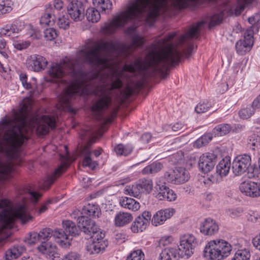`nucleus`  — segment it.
<instances>
[{
  "instance_id": "338daca9",
  "label": "nucleus",
  "mask_w": 260,
  "mask_h": 260,
  "mask_svg": "<svg viewBox=\"0 0 260 260\" xmlns=\"http://www.w3.org/2000/svg\"><path fill=\"white\" fill-rule=\"evenodd\" d=\"M23 25H22L20 23L16 22L14 24L11 25L13 33H18L21 31L23 28Z\"/></svg>"
},
{
  "instance_id": "3c124183",
  "label": "nucleus",
  "mask_w": 260,
  "mask_h": 260,
  "mask_svg": "<svg viewBox=\"0 0 260 260\" xmlns=\"http://www.w3.org/2000/svg\"><path fill=\"white\" fill-rule=\"evenodd\" d=\"M254 110L252 108L246 107L241 109L239 112V115L241 118L246 119L250 117L254 113Z\"/></svg>"
},
{
  "instance_id": "72a5a7b5",
  "label": "nucleus",
  "mask_w": 260,
  "mask_h": 260,
  "mask_svg": "<svg viewBox=\"0 0 260 260\" xmlns=\"http://www.w3.org/2000/svg\"><path fill=\"white\" fill-rule=\"evenodd\" d=\"M139 187L142 193H149L152 190L153 182L149 178H142L138 181Z\"/></svg>"
},
{
  "instance_id": "c85d7f7f",
  "label": "nucleus",
  "mask_w": 260,
  "mask_h": 260,
  "mask_svg": "<svg viewBox=\"0 0 260 260\" xmlns=\"http://www.w3.org/2000/svg\"><path fill=\"white\" fill-rule=\"evenodd\" d=\"M231 161L228 158L222 159L216 166V172L221 177L225 176L229 172Z\"/></svg>"
},
{
  "instance_id": "cd10ccee",
  "label": "nucleus",
  "mask_w": 260,
  "mask_h": 260,
  "mask_svg": "<svg viewBox=\"0 0 260 260\" xmlns=\"http://www.w3.org/2000/svg\"><path fill=\"white\" fill-rule=\"evenodd\" d=\"M25 251V248L21 245L14 246L6 253L7 259L14 260L20 256Z\"/></svg>"
},
{
  "instance_id": "6e6552de",
  "label": "nucleus",
  "mask_w": 260,
  "mask_h": 260,
  "mask_svg": "<svg viewBox=\"0 0 260 260\" xmlns=\"http://www.w3.org/2000/svg\"><path fill=\"white\" fill-rule=\"evenodd\" d=\"M198 243V241L192 234H187L182 236L178 246L182 257L190 256L193 253L194 249L197 246Z\"/></svg>"
},
{
  "instance_id": "7c9ffc66",
  "label": "nucleus",
  "mask_w": 260,
  "mask_h": 260,
  "mask_svg": "<svg viewBox=\"0 0 260 260\" xmlns=\"http://www.w3.org/2000/svg\"><path fill=\"white\" fill-rule=\"evenodd\" d=\"M120 204L123 208L133 211H138L140 208L139 203L134 199L130 198L125 197L120 201Z\"/></svg>"
},
{
  "instance_id": "a18cd8bd",
  "label": "nucleus",
  "mask_w": 260,
  "mask_h": 260,
  "mask_svg": "<svg viewBox=\"0 0 260 260\" xmlns=\"http://www.w3.org/2000/svg\"><path fill=\"white\" fill-rule=\"evenodd\" d=\"M213 134L206 133L196 140L194 145L198 148H200L207 145L212 139Z\"/></svg>"
},
{
  "instance_id": "603ef678",
  "label": "nucleus",
  "mask_w": 260,
  "mask_h": 260,
  "mask_svg": "<svg viewBox=\"0 0 260 260\" xmlns=\"http://www.w3.org/2000/svg\"><path fill=\"white\" fill-rule=\"evenodd\" d=\"M252 0H239L238 4L235 9V15L238 16L244 10L245 7L248 5Z\"/></svg>"
},
{
  "instance_id": "393cba45",
  "label": "nucleus",
  "mask_w": 260,
  "mask_h": 260,
  "mask_svg": "<svg viewBox=\"0 0 260 260\" xmlns=\"http://www.w3.org/2000/svg\"><path fill=\"white\" fill-rule=\"evenodd\" d=\"M38 250L45 254L46 257L53 259L55 257L56 246L50 242H43L38 247Z\"/></svg>"
},
{
  "instance_id": "473e14b6",
  "label": "nucleus",
  "mask_w": 260,
  "mask_h": 260,
  "mask_svg": "<svg viewBox=\"0 0 260 260\" xmlns=\"http://www.w3.org/2000/svg\"><path fill=\"white\" fill-rule=\"evenodd\" d=\"M92 3L96 8L105 13H109L112 8V3L110 0H92Z\"/></svg>"
},
{
  "instance_id": "864d4df0",
  "label": "nucleus",
  "mask_w": 260,
  "mask_h": 260,
  "mask_svg": "<svg viewBox=\"0 0 260 260\" xmlns=\"http://www.w3.org/2000/svg\"><path fill=\"white\" fill-rule=\"evenodd\" d=\"M248 145L252 150H254L255 147H257L259 145L258 137L255 134H253L251 136H249Z\"/></svg>"
},
{
  "instance_id": "13d9d810",
  "label": "nucleus",
  "mask_w": 260,
  "mask_h": 260,
  "mask_svg": "<svg viewBox=\"0 0 260 260\" xmlns=\"http://www.w3.org/2000/svg\"><path fill=\"white\" fill-rule=\"evenodd\" d=\"M80 255L76 252H70L64 255L63 260H81Z\"/></svg>"
},
{
  "instance_id": "a211bd4d",
  "label": "nucleus",
  "mask_w": 260,
  "mask_h": 260,
  "mask_svg": "<svg viewBox=\"0 0 260 260\" xmlns=\"http://www.w3.org/2000/svg\"><path fill=\"white\" fill-rule=\"evenodd\" d=\"M158 193L156 197L159 200L163 201L166 200L169 202H172L176 200L177 199V194L172 189H170L165 185H156V189H157Z\"/></svg>"
},
{
  "instance_id": "6ab92c4d",
  "label": "nucleus",
  "mask_w": 260,
  "mask_h": 260,
  "mask_svg": "<svg viewBox=\"0 0 260 260\" xmlns=\"http://www.w3.org/2000/svg\"><path fill=\"white\" fill-rule=\"evenodd\" d=\"M218 224L210 218L205 219L200 225V232L205 235H214L218 232Z\"/></svg>"
},
{
  "instance_id": "0eeeda50",
  "label": "nucleus",
  "mask_w": 260,
  "mask_h": 260,
  "mask_svg": "<svg viewBox=\"0 0 260 260\" xmlns=\"http://www.w3.org/2000/svg\"><path fill=\"white\" fill-rule=\"evenodd\" d=\"M164 177L169 183L175 184H180L187 182L189 175L188 171L183 168H176L166 171Z\"/></svg>"
},
{
  "instance_id": "680f3d73",
  "label": "nucleus",
  "mask_w": 260,
  "mask_h": 260,
  "mask_svg": "<svg viewBox=\"0 0 260 260\" xmlns=\"http://www.w3.org/2000/svg\"><path fill=\"white\" fill-rule=\"evenodd\" d=\"M13 33V31L11 25H6L5 27L1 28L0 31V34L1 36H10Z\"/></svg>"
},
{
  "instance_id": "a19ab883",
  "label": "nucleus",
  "mask_w": 260,
  "mask_h": 260,
  "mask_svg": "<svg viewBox=\"0 0 260 260\" xmlns=\"http://www.w3.org/2000/svg\"><path fill=\"white\" fill-rule=\"evenodd\" d=\"M231 129V126L229 124H220L215 126L212 133L215 136H222L229 133Z\"/></svg>"
},
{
  "instance_id": "e2e57ef3",
  "label": "nucleus",
  "mask_w": 260,
  "mask_h": 260,
  "mask_svg": "<svg viewBox=\"0 0 260 260\" xmlns=\"http://www.w3.org/2000/svg\"><path fill=\"white\" fill-rule=\"evenodd\" d=\"M186 126L181 122H178L175 123L172 126V130L176 132L179 133L183 132L184 129H186Z\"/></svg>"
},
{
  "instance_id": "5fc2aeb1",
  "label": "nucleus",
  "mask_w": 260,
  "mask_h": 260,
  "mask_svg": "<svg viewBox=\"0 0 260 260\" xmlns=\"http://www.w3.org/2000/svg\"><path fill=\"white\" fill-rule=\"evenodd\" d=\"M86 250L90 254H96L101 253L97 245L94 243L93 241L91 243L86 246Z\"/></svg>"
},
{
  "instance_id": "f704fd0d",
  "label": "nucleus",
  "mask_w": 260,
  "mask_h": 260,
  "mask_svg": "<svg viewBox=\"0 0 260 260\" xmlns=\"http://www.w3.org/2000/svg\"><path fill=\"white\" fill-rule=\"evenodd\" d=\"M148 226L144 220H142L140 217H137L131 226V230L134 233L142 232Z\"/></svg>"
},
{
  "instance_id": "dca6fc26",
  "label": "nucleus",
  "mask_w": 260,
  "mask_h": 260,
  "mask_svg": "<svg viewBox=\"0 0 260 260\" xmlns=\"http://www.w3.org/2000/svg\"><path fill=\"white\" fill-rule=\"evenodd\" d=\"M217 156L212 153H206L202 154L199 159L198 166L200 170L204 173L211 171L216 162Z\"/></svg>"
},
{
  "instance_id": "4d7b16f0",
  "label": "nucleus",
  "mask_w": 260,
  "mask_h": 260,
  "mask_svg": "<svg viewBox=\"0 0 260 260\" xmlns=\"http://www.w3.org/2000/svg\"><path fill=\"white\" fill-rule=\"evenodd\" d=\"M40 241L39 234L37 232L30 233L29 238L27 240V242L29 244H35Z\"/></svg>"
},
{
  "instance_id": "774afa93",
  "label": "nucleus",
  "mask_w": 260,
  "mask_h": 260,
  "mask_svg": "<svg viewBox=\"0 0 260 260\" xmlns=\"http://www.w3.org/2000/svg\"><path fill=\"white\" fill-rule=\"evenodd\" d=\"M252 243L256 249L260 251V234L253 239Z\"/></svg>"
},
{
  "instance_id": "ea45409f",
  "label": "nucleus",
  "mask_w": 260,
  "mask_h": 260,
  "mask_svg": "<svg viewBox=\"0 0 260 260\" xmlns=\"http://www.w3.org/2000/svg\"><path fill=\"white\" fill-rule=\"evenodd\" d=\"M124 193L134 197H138L142 193L140 187H139L138 182L133 184L127 185L124 189Z\"/></svg>"
},
{
  "instance_id": "9b49d317",
  "label": "nucleus",
  "mask_w": 260,
  "mask_h": 260,
  "mask_svg": "<svg viewBox=\"0 0 260 260\" xmlns=\"http://www.w3.org/2000/svg\"><path fill=\"white\" fill-rule=\"evenodd\" d=\"M253 34L251 28L247 29L244 33V39L236 43V49L239 54L244 55L251 49L254 43Z\"/></svg>"
},
{
  "instance_id": "052dcab7",
  "label": "nucleus",
  "mask_w": 260,
  "mask_h": 260,
  "mask_svg": "<svg viewBox=\"0 0 260 260\" xmlns=\"http://www.w3.org/2000/svg\"><path fill=\"white\" fill-rule=\"evenodd\" d=\"M138 217H140L142 220H144L145 223L148 225L149 224L151 218V213L149 211H145L141 215H140Z\"/></svg>"
},
{
  "instance_id": "37998d69",
  "label": "nucleus",
  "mask_w": 260,
  "mask_h": 260,
  "mask_svg": "<svg viewBox=\"0 0 260 260\" xmlns=\"http://www.w3.org/2000/svg\"><path fill=\"white\" fill-rule=\"evenodd\" d=\"M223 17L224 13L223 11H220L209 16V26L211 27L220 24L223 20Z\"/></svg>"
},
{
  "instance_id": "a878e982",
  "label": "nucleus",
  "mask_w": 260,
  "mask_h": 260,
  "mask_svg": "<svg viewBox=\"0 0 260 260\" xmlns=\"http://www.w3.org/2000/svg\"><path fill=\"white\" fill-rule=\"evenodd\" d=\"M136 27L131 26L125 30V34L132 39V45L135 47H139L144 43L143 38L135 34Z\"/></svg>"
},
{
  "instance_id": "39448f33",
  "label": "nucleus",
  "mask_w": 260,
  "mask_h": 260,
  "mask_svg": "<svg viewBox=\"0 0 260 260\" xmlns=\"http://www.w3.org/2000/svg\"><path fill=\"white\" fill-rule=\"evenodd\" d=\"M232 250L230 243L222 239L210 241L205 247L204 255L211 260H222L227 257Z\"/></svg>"
},
{
  "instance_id": "9d476101",
  "label": "nucleus",
  "mask_w": 260,
  "mask_h": 260,
  "mask_svg": "<svg viewBox=\"0 0 260 260\" xmlns=\"http://www.w3.org/2000/svg\"><path fill=\"white\" fill-rule=\"evenodd\" d=\"M250 155L244 154L237 156L233 161L232 169L236 175H240L246 172L251 165Z\"/></svg>"
},
{
  "instance_id": "20e7f679",
  "label": "nucleus",
  "mask_w": 260,
  "mask_h": 260,
  "mask_svg": "<svg viewBox=\"0 0 260 260\" xmlns=\"http://www.w3.org/2000/svg\"><path fill=\"white\" fill-rule=\"evenodd\" d=\"M122 82L119 78L114 80L109 86L103 82L99 91V98L94 102L90 107V110L94 117L100 120L103 117V112L111 104L110 94L114 89H119L122 86Z\"/></svg>"
},
{
  "instance_id": "f03ea898",
  "label": "nucleus",
  "mask_w": 260,
  "mask_h": 260,
  "mask_svg": "<svg viewBox=\"0 0 260 260\" xmlns=\"http://www.w3.org/2000/svg\"><path fill=\"white\" fill-rule=\"evenodd\" d=\"M182 56V53L170 44L166 49L158 52L151 51L147 55L145 70L147 72L151 71L152 75L158 74L162 79H165L170 67L178 64Z\"/></svg>"
},
{
  "instance_id": "c03bdc74",
  "label": "nucleus",
  "mask_w": 260,
  "mask_h": 260,
  "mask_svg": "<svg viewBox=\"0 0 260 260\" xmlns=\"http://www.w3.org/2000/svg\"><path fill=\"white\" fill-rule=\"evenodd\" d=\"M38 233L41 243L49 242V240L53 236L52 230L47 228L43 229Z\"/></svg>"
},
{
  "instance_id": "ddd939ff",
  "label": "nucleus",
  "mask_w": 260,
  "mask_h": 260,
  "mask_svg": "<svg viewBox=\"0 0 260 260\" xmlns=\"http://www.w3.org/2000/svg\"><path fill=\"white\" fill-rule=\"evenodd\" d=\"M239 189L243 194L247 197L253 198L260 197V183L245 181L240 184Z\"/></svg>"
},
{
  "instance_id": "412c9836",
  "label": "nucleus",
  "mask_w": 260,
  "mask_h": 260,
  "mask_svg": "<svg viewBox=\"0 0 260 260\" xmlns=\"http://www.w3.org/2000/svg\"><path fill=\"white\" fill-rule=\"evenodd\" d=\"M180 257L182 256L178 248L168 247L159 253L158 260H178Z\"/></svg>"
},
{
  "instance_id": "4468645a",
  "label": "nucleus",
  "mask_w": 260,
  "mask_h": 260,
  "mask_svg": "<svg viewBox=\"0 0 260 260\" xmlns=\"http://www.w3.org/2000/svg\"><path fill=\"white\" fill-rule=\"evenodd\" d=\"M47 63L48 61L44 57L38 54L31 55L27 57L26 60L28 69L35 72H40L44 70Z\"/></svg>"
},
{
  "instance_id": "6e6d98bb",
  "label": "nucleus",
  "mask_w": 260,
  "mask_h": 260,
  "mask_svg": "<svg viewBox=\"0 0 260 260\" xmlns=\"http://www.w3.org/2000/svg\"><path fill=\"white\" fill-rule=\"evenodd\" d=\"M19 79L23 85V86L27 89H31L32 85L30 82H27V76L26 74L21 73L19 75Z\"/></svg>"
},
{
  "instance_id": "49530a36",
  "label": "nucleus",
  "mask_w": 260,
  "mask_h": 260,
  "mask_svg": "<svg viewBox=\"0 0 260 260\" xmlns=\"http://www.w3.org/2000/svg\"><path fill=\"white\" fill-rule=\"evenodd\" d=\"M12 10L10 2L8 0H0V14L10 13Z\"/></svg>"
},
{
  "instance_id": "f3484780",
  "label": "nucleus",
  "mask_w": 260,
  "mask_h": 260,
  "mask_svg": "<svg viewBox=\"0 0 260 260\" xmlns=\"http://www.w3.org/2000/svg\"><path fill=\"white\" fill-rule=\"evenodd\" d=\"M175 212V209L171 208L158 211L153 216L151 220L152 224L155 226L162 224L166 220L170 218Z\"/></svg>"
},
{
  "instance_id": "2f4dec72",
  "label": "nucleus",
  "mask_w": 260,
  "mask_h": 260,
  "mask_svg": "<svg viewBox=\"0 0 260 260\" xmlns=\"http://www.w3.org/2000/svg\"><path fill=\"white\" fill-rule=\"evenodd\" d=\"M101 213V209L98 205L89 203L84 206L82 210V214L92 216L99 217Z\"/></svg>"
},
{
  "instance_id": "bb28decb",
  "label": "nucleus",
  "mask_w": 260,
  "mask_h": 260,
  "mask_svg": "<svg viewBox=\"0 0 260 260\" xmlns=\"http://www.w3.org/2000/svg\"><path fill=\"white\" fill-rule=\"evenodd\" d=\"M94 243L97 245L101 253L103 252L108 245V240L105 238V234L102 232H98L92 236Z\"/></svg>"
},
{
  "instance_id": "e433bc0d",
  "label": "nucleus",
  "mask_w": 260,
  "mask_h": 260,
  "mask_svg": "<svg viewBox=\"0 0 260 260\" xmlns=\"http://www.w3.org/2000/svg\"><path fill=\"white\" fill-rule=\"evenodd\" d=\"M163 168V165L160 162H154L145 167L142 171L143 175L155 174L159 172Z\"/></svg>"
},
{
  "instance_id": "aec40b11",
  "label": "nucleus",
  "mask_w": 260,
  "mask_h": 260,
  "mask_svg": "<svg viewBox=\"0 0 260 260\" xmlns=\"http://www.w3.org/2000/svg\"><path fill=\"white\" fill-rule=\"evenodd\" d=\"M68 168V165L66 163L63 162L54 171L53 173L47 177L44 181L42 188L44 189H48L55 180L59 177Z\"/></svg>"
},
{
  "instance_id": "b1692460",
  "label": "nucleus",
  "mask_w": 260,
  "mask_h": 260,
  "mask_svg": "<svg viewBox=\"0 0 260 260\" xmlns=\"http://www.w3.org/2000/svg\"><path fill=\"white\" fill-rule=\"evenodd\" d=\"M133 218V217L131 213L120 211L115 215L114 223L117 227H122L128 224Z\"/></svg>"
},
{
  "instance_id": "58836bf2",
  "label": "nucleus",
  "mask_w": 260,
  "mask_h": 260,
  "mask_svg": "<svg viewBox=\"0 0 260 260\" xmlns=\"http://www.w3.org/2000/svg\"><path fill=\"white\" fill-rule=\"evenodd\" d=\"M86 16L88 21L92 23L98 22L101 18L100 12L95 8L91 7L87 9Z\"/></svg>"
},
{
  "instance_id": "c9c22d12",
  "label": "nucleus",
  "mask_w": 260,
  "mask_h": 260,
  "mask_svg": "<svg viewBox=\"0 0 260 260\" xmlns=\"http://www.w3.org/2000/svg\"><path fill=\"white\" fill-rule=\"evenodd\" d=\"M55 22L59 28L66 30L69 28L71 21L67 14L61 15L58 13Z\"/></svg>"
},
{
  "instance_id": "7ed1b4c3",
  "label": "nucleus",
  "mask_w": 260,
  "mask_h": 260,
  "mask_svg": "<svg viewBox=\"0 0 260 260\" xmlns=\"http://www.w3.org/2000/svg\"><path fill=\"white\" fill-rule=\"evenodd\" d=\"M10 201L8 199L0 200V209H3L0 212L2 230L12 228L13 223L16 219H19L24 224L32 219V216L28 212L25 206L20 205L13 210L10 207Z\"/></svg>"
},
{
  "instance_id": "09e8293b",
  "label": "nucleus",
  "mask_w": 260,
  "mask_h": 260,
  "mask_svg": "<svg viewBox=\"0 0 260 260\" xmlns=\"http://www.w3.org/2000/svg\"><path fill=\"white\" fill-rule=\"evenodd\" d=\"M212 107V104L208 101L199 103L196 107L195 110L198 113L207 112Z\"/></svg>"
},
{
  "instance_id": "4c0bfd02",
  "label": "nucleus",
  "mask_w": 260,
  "mask_h": 260,
  "mask_svg": "<svg viewBox=\"0 0 260 260\" xmlns=\"http://www.w3.org/2000/svg\"><path fill=\"white\" fill-rule=\"evenodd\" d=\"M114 150L117 155H123L125 156L132 153L133 148L130 145H124L122 144H119L114 147Z\"/></svg>"
},
{
  "instance_id": "79ce46f5",
  "label": "nucleus",
  "mask_w": 260,
  "mask_h": 260,
  "mask_svg": "<svg viewBox=\"0 0 260 260\" xmlns=\"http://www.w3.org/2000/svg\"><path fill=\"white\" fill-rule=\"evenodd\" d=\"M250 257L251 253L249 250L243 248L237 250L232 260H249Z\"/></svg>"
},
{
  "instance_id": "2eb2a0df",
  "label": "nucleus",
  "mask_w": 260,
  "mask_h": 260,
  "mask_svg": "<svg viewBox=\"0 0 260 260\" xmlns=\"http://www.w3.org/2000/svg\"><path fill=\"white\" fill-rule=\"evenodd\" d=\"M67 11L71 18L75 21H81L84 17V8L83 3L78 1H71L67 7Z\"/></svg>"
},
{
  "instance_id": "5701e85b",
  "label": "nucleus",
  "mask_w": 260,
  "mask_h": 260,
  "mask_svg": "<svg viewBox=\"0 0 260 260\" xmlns=\"http://www.w3.org/2000/svg\"><path fill=\"white\" fill-rule=\"evenodd\" d=\"M205 23V21H202L198 22L195 25H193L185 34L181 36L180 42L183 43L189 39H197L198 37L200 28Z\"/></svg>"
},
{
  "instance_id": "69168bd1",
  "label": "nucleus",
  "mask_w": 260,
  "mask_h": 260,
  "mask_svg": "<svg viewBox=\"0 0 260 260\" xmlns=\"http://www.w3.org/2000/svg\"><path fill=\"white\" fill-rule=\"evenodd\" d=\"M137 66V63H132L129 64H125L124 65L123 67V69L124 71L126 72H129L131 73H134L136 71V68Z\"/></svg>"
},
{
  "instance_id": "423d86ee",
  "label": "nucleus",
  "mask_w": 260,
  "mask_h": 260,
  "mask_svg": "<svg viewBox=\"0 0 260 260\" xmlns=\"http://www.w3.org/2000/svg\"><path fill=\"white\" fill-rule=\"evenodd\" d=\"M63 8L62 0H54L52 4H50L46 7L45 13L40 18V24L42 26H53L55 24L56 15L58 11Z\"/></svg>"
},
{
  "instance_id": "f257e3e1",
  "label": "nucleus",
  "mask_w": 260,
  "mask_h": 260,
  "mask_svg": "<svg viewBox=\"0 0 260 260\" xmlns=\"http://www.w3.org/2000/svg\"><path fill=\"white\" fill-rule=\"evenodd\" d=\"M121 48V44L117 41L103 42L92 48L88 47L79 51L76 58H66L63 61L62 66L52 63L48 71V74L52 78H60L63 77L64 74L63 68L69 69L74 74H79L82 76L80 79L72 82L63 89L59 98L58 108L62 110L72 111V100L77 96L88 94L90 92L91 84L99 76V74H97L89 81H87L85 73L81 70L83 64L107 66L108 59L101 56V51L105 50L114 52Z\"/></svg>"
},
{
  "instance_id": "1a4fd4ad",
  "label": "nucleus",
  "mask_w": 260,
  "mask_h": 260,
  "mask_svg": "<svg viewBox=\"0 0 260 260\" xmlns=\"http://www.w3.org/2000/svg\"><path fill=\"white\" fill-rule=\"evenodd\" d=\"M95 142V139H90L80 149V153L84 157L82 161L83 166L89 167L91 169H95L98 166L97 161L92 160L91 158V150L92 146Z\"/></svg>"
},
{
  "instance_id": "0e129e2a",
  "label": "nucleus",
  "mask_w": 260,
  "mask_h": 260,
  "mask_svg": "<svg viewBox=\"0 0 260 260\" xmlns=\"http://www.w3.org/2000/svg\"><path fill=\"white\" fill-rule=\"evenodd\" d=\"M52 203V200L49 199L44 203L38 210V214H41L45 212L48 208V206Z\"/></svg>"
},
{
  "instance_id": "f8f14e48",
  "label": "nucleus",
  "mask_w": 260,
  "mask_h": 260,
  "mask_svg": "<svg viewBox=\"0 0 260 260\" xmlns=\"http://www.w3.org/2000/svg\"><path fill=\"white\" fill-rule=\"evenodd\" d=\"M79 232L82 231L85 234L91 235L99 232V228L95 222L87 216L82 215L78 218Z\"/></svg>"
},
{
  "instance_id": "c756f323",
  "label": "nucleus",
  "mask_w": 260,
  "mask_h": 260,
  "mask_svg": "<svg viewBox=\"0 0 260 260\" xmlns=\"http://www.w3.org/2000/svg\"><path fill=\"white\" fill-rule=\"evenodd\" d=\"M64 231L69 236H75L79 234V227L71 220H63L62 222Z\"/></svg>"
},
{
  "instance_id": "8fccbe9b",
  "label": "nucleus",
  "mask_w": 260,
  "mask_h": 260,
  "mask_svg": "<svg viewBox=\"0 0 260 260\" xmlns=\"http://www.w3.org/2000/svg\"><path fill=\"white\" fill-rule=\"evenodd\" d=\"M57 36V31L54 28H48L44 31V37L46 40L52 41L55 39Z\"/></svg>"
},
{
  "instance_id": "de8ad7c7",
  "label": "nucleus",
  "mask_w": 260,
  "mask_h": 260,
  "mask_svg": "<svg viewBox=\"0 0 260 260\" xmlns=\"http://www.w3.org/2000/svg\"><path fill=\"white\" fill-rule=\"evenodd\" d=\"M144 254L141 249L133 251L127 257L126 260H144Z\"/></svg>"
},
{
  "instance_id": "bf43d9fd",
  "label": "nucleus",
  "mask_w": 260,
  "mask_h": 260,
  "mask_svg": "<svg viewBox=\"0 0 260 260\" xmlns=\"http://www.w3.org/2000/svg\"><path fill=\"white\" fill-rule=\"evenodd\" d=\"M176 32H172L166 36L165 38L159 40L160 44L164 46L167 45V44L173 40L176 36Z\"/></svg>"
},
{
  "instance_id": "4be33fe9",
  "label": "nucleus",
  "mask_w": 260,
  "mask_h": 260,
  "mask_svg": "<svg viewBox=\"0 0 260 260\" xmlns=\"http://www.w3.org/2000/svg\"><path fill=\"white\" fill-rule=\"evenodd\" d=\"M53 236L59 245L63 248H68L71 245V240L69 235L63 230L57 229L53 233Z\"/></svg>"
}]
</instances>
